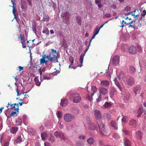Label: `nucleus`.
<instances>
[{
  "label": "nucleus",
  "instance_id": "1",
  "mask_svg": "<svg viewBox=\"0 0 146 146\" xmlns=\"http://www.w3.org/2000/svg\"><path fill=\"white\" fill-rule=\"evenodd\" d=\"M94 113L95 118L97 121L96 123L98 126L100 132L104 135V133H105L106 129L105 125L101 121L102 118V113L100 111L97 110H94Z\"/></svg>",
  "mask_w": 146,
  "mask_h": 146
},
{
  "label": "nucleus",
  "instance_id": "2",
  "mask_svg": "<svg viewBox=\"0 0 146 146\" xmlns=\"http://www.w3.org/2000/svg\"><path fill=\"white\" fill-rule=\"evenodd\" d=\"M70 100L74 103H78L81 100V97L80 95L77 93H74L70 94L69 96Z\"/></svg>",
  "mask_w": 146,
  "mask_h": 146
},
{
  "label": "nucleus",
  "instance_id": "3",
  "mask_svg": "<svg viewBox=\"0 0 146 146\" xmlns=\"http://www.w3.org/2000/svg\"><path fill=\"white\" fill-rule=\"evenodd\" d=\"M56 55H54L48 59L46 60L47 62H44V64L46 65L47 67H51V65L52 64L53 61H54L55 62H58V59L56 56Z\"/></svg>",
  "mask_w": 146,
  "mask_h": 146
},
{
  "label": "nucleus",
  "instance_id": "4",
  "mask_svg": "<svg viewBox=\"0 0 146 146\" xmlns=\"http://www.w3.org/2000/svg\"><path fill=\"white\" fill-rule=\"evenodd\" d=\"M64 120L66 122H69L72 121L75 119L74 116L70 113H67L64 115Z\"/></svg>",
  "mask_w": 146,
  "mask_h": 146
},
{
  "label": "nucleus",
  "instance_id": "5",
  "mask_svg": "<svg viewBox=\"0 0 146 146\" xmlns=\"http://www.w3.org/2000/svg\"><path fill=\"white\" fill-rule=\"evenodd\" d=\"M53 55L52 54H50L49 55L47 54V55L46 54L43 55H42V58H41L40 60V64H44V62H47V60H45L46 58L48 59L50 57L53 56Z\"/></svg>",
  "mask_w": 146,
  "mask_h": 146
},
{
  "label": "nucleus",
  "instance_id": "6",
  "mask_svg": "<svg viewBox=\"0 0 146 146\" xmlns=\"http://www.w3.org/2000/svg\"><path fill=\"white\" fill-rule=\"evenodd\" d=\"M113 64V66H116L119 64V56H113L112 59Z\"/></svg>",
  "mask_w": 146,
  "mask_h": 146
},
{
  "label": "nucleus",
  "instance_id": "7",
  "mask_svg": "<svg viewBox=\"0 0 146 146\" xmlns=\"http://www.w3.org/2000/svg\"><path fill=\"white\" fill-rule=\"evenodd\" d=\"M129 53L131 54H134L136 53L137 49L135 46H131L128 49Z\"/></svg>",
  "mask_w": 146,
  "mask_h": 146
},
{
  "label": "nucleus",
  "instance_id": "8",
  "mask_svg": "<svg viewBox=\"0 0 146 146\" xmlns=\"http://www.w3.org/2000/svg\"><path fill=\"white\" fill-rule=\"evenodd\" d=\"M88 127L90 130L93 131L98 129L97 127L94 123H90L89 124Z\"/></svg>",
  "mask_w": 146,
  "mask_h": 146
},
{
  "label": "nucleus",
  "instance_id": "9",
  "mask_svg": "<svg viewBox=\"0 0 146 146\" xmlns=\"http://www.w3.org/2000/svg\"><path fill=\"white\" fill-rule=\"evenodd\" d=\"M141 88L139 85H137L134 88L133 92L135 94V95L139 94L140 92Z\"/></svg>",
  "mask_w": 146,
  "mask_h": 146
},
{
  "label": "nucleus",
  "instance_id": "10",
  "mask_svg": "<svg viewBox=\"0 0 146 146\" xmlns=\"http://www.w3.org/2000/svg\"><path fill=\"white\" fill-rule=\"evenodd\" d=\"M127 83L129 86H132L134 83V80L133 78L130 77L126 80Z\"/></svg>",
  "mask_w": 146,
  "mask_h": 146
},
{
  "label": "nucleus",
  "instance_id": "11",
  "mask_svg": "<svg viewBox=\"0 0 146 146\" xmlns=\"http://www.w3.org/2000/svg\"><path fill=\"white\" fill-rule=\"evenodd\" d=\"M113 81H114L115 85L120 90L121 92H122L123 90L122 87L121 85L119 83V82L117 81V78H115Z\"/></svg>",
  "mask_w": 146,
  "mask_h": 146
},
{
  "label": "nucleus",
  "instance_id": "12",
  "mask_svg": "<svg viewBox=\"0 0 146 146\" xmlns=\"http://www.w3.org/2000/svg\"><path fill=\"white\" fill-rule=\"evenodd\" d=\"M129 124L130 126L135 127L136 125V120L133 119H131L129 121Z\"/></svg>",
  "mask_w": 146,
  "mask_h": 146
},
{
  "label": "nucleus",
  "instance_id": "13",
  "mask_svg": "<svg viewBox=\"0 0 146 146\" xmlns=\"http://www.w3.org/2000/svg\"><path fill=\"white\" fill-rule=\"evenodd\" d=\"M100 94L101 93L103 95H105L108 92V90L106 88H99Z\"/></svg>",
  "mask_w": 146,
  "mask_h": 146
},
{
  "label": "nucleus",
  "instance_id": "14",
  "mask_svg": "<svg viewBox=\"0 0 146 146\" xmlns=\"http://www.w3.org/2000/svg\"><path fill=\"white\" fill-rule=\"evenodd\" d=\"M68 103V100L66 99L62 100L60 105L63 107L66 106Z\"/></svg>",
  "mask_w": 146,
  "mask_h": 146
},
{
  "label": "nucleus",
  "instance_id": "15",
  "mask_svg": "<svg viewBox=\"0 0 146 146\" xmlns=\"http://www.w3.org/2000/svg\"><path fill=\"white\" fill-rule=\"evenodd\" d=\"M136 137L138 139L141 140L142 139L141 132L139 130L138 131L136 132L135 134Z\"/></svg>",
  "mask_w": 146,
  "mask_h": 146
},
{
  "label": "nucleus",
  "instance_id": "16",
  "mask_svg": "<svg viewBox=\"0 0 146 146\" xmlns=\"http://www.w3.org/2000/svg\"><path fill=\"white\" fill-rule=\"evenodd\" d=\"M112 103L111 102H106L103 105V107L105 108H108L111 107Z\"/></svg>",
  "mask_w": 146,
  "mask_h": 146
},
{
  "label": "nucleus",
  "instance_id": "17",
  "mask_svg": "<svg viewBox=\"0 0 146 146\" xmlns=\"http://www.w3.org/2000/svg\"><path fill=\"white\" fill-rule=\"evenodd\" d=\"M101 84L105 87H108L110 84L109 82L107 80H103L101 82Z\"/></svg>",
  "mask_w": 146,
  "mask_h": 146
},
{
  "label": "nucleus",
  "instance_id": "18",
  "mask_svg": "<svg viewBox=\"0 0 146 146\" xmlns=\"http://www.w3.org/2000/svg\"><path fill=\"white\" fill-rule=\"evenodd\" d=\"M136 19L135 20H133V21H131V22H128V24L130 25L129 26V27H131L135 29V25H134V23L136 22Z\"/></svg>",
  "mask_w": 146,
  "mask_h": 146
},
{
  "label": "nucleus",
  "instance_id": "19",
  "mask_svg": "<svg viewBox=\"0 0 146 146\" xmlns=\"http://www.w3.org/2000/svg\"><path fill=\"white\" fill-rule=\"evenodd\" d=\"M91 90L93 91V92L91 94V97L92 99H93L92 96L97 91V88L96 86H93L91 87Z\"/></svg>",
  "mask_w": 146,
  "mask_h": 146
},
{
  "label": "nucleus",
  "instance_id": "20",
  "mask_svg": "<svg viewBox=\"0 0 146 146\" xmlns=\"http://www.w3.org/2000/svg\"><path fill=\"white\" fill-rule=\"evenodd\" d=\"M104 117L108 120H110L111 119V115L109 113H104Z\"/></svg>",
  "mask_w": 146,
  "mask_h": 146
},
{
  "label": "nucleus",
  "instance_id": "21",
  "mask_svg": "<svg viewBox=\"0 0 146 146\" xmlns=\"http://www.w3.org/2000/svg\"><path fill=\"white\" fill-rule=\"evenodd\" d=\"M111 125L114 128L117 130L118 129L117 124L116 121H112L110 123Z\"/></svg>",
  "mask_w": 146,
  "mask_h": 146
},
{
  "label": "nucleus",
  "instance_id": "22",
  "mask_svg": "<svg viewBox=\"0 0 146 146\" xmlns=\"http://www.w3.org/2000/svg\"><path fill=\"white\" fill-rule=\"evenodd\" d=\"M89 46H88V48L86 50L85 52V53H84V54H81V55L80 56V63H81L82 64L83 63L84 56L86 52L87 51L88 49H89Z\"/></svg>",
  "mask_w": 146,
  "mask_h": 146
},
{
  "label": "nucleus",
  "instance_id": "23",
  "mask_svg": "<svg viewBox=\"0 0 146 146\" xmlns=\"http://www.w3.org/2000/svg\"><path fill=\"white\" fill-rule=\"evenodd\" d=\"M129 71L131 74H134L136 71L135 68L133 66H129Z\"/></svg>",
  "mask_w": 146,
  "mask_h": 146
},
{
  "label": "nucleus",
  "instance_id": "24",
  "mask_svg": "<svg viewBox=\"0 0 146 146\" xmlns=\"http://www.w3.org/2000/svg\"><path fill=\"white\" fill-rule=\"evenodd\" d=\"M50 19V17L47 14H45L43 15V21L47 22Z\"/></svg>",
  "mask_w": 146,
  "mask_h": 146
},
{
  "label": "nucleus",
  "instance_id": "25",
  "mask_svg": "<svg viewBox=\"0 0 146 146\" xmlns=\"http://www.w3.org/2000/svg\"><path fill=\"white\" fill-rule=\"evenodd\" d=\"M19 108H16L10 114V117H12L14 116V115L17 113V112H19Z\"/></svg>",
  "mask_w": 146,
  "mask_h": 146
},
{
  "label": "nucleus",
  "instance_id": "26",
  "mask_svg": "<svg viewBox=\"0 0 146 146\" xmlns=\"http://www.w3.org/2000/svg\"><path fill=\"white\" fill-rule=\"evenodd\" d=\"M131 8L127 6L125 9L124 10L125 11H126L127 12V13L125 15L126 16L130 15L131 13H129V12L131 10Z\"/></svg>",
  "mask_w": 146,
  "mask_h": 146
},
{
  "label": "nucleus",
  "instance_id": "27",
  "mask_svg": "<svg viewBox=\"0 0 146 146\" xmlns=\"http://www.w3.org/2000/svg\"><path fill=\"white\" fill-rule=\"evenodd\" d=\"M87 141L90 145H91L93 144L94 140L93 138H90L87 140Z\"/></svg>",
  "mask_w": 146,
  "mask_h": 146
},
{
  "label": "nucleus",
  "instance_id": "28",
  "mask_svg": "<svg viewBox=\"0 0 146 146\" xmlns=\"http://www.w3.org/2000/svg\"><path fill=\"white\" fill-rule=\"evenodd\" d=\"M18 128L17 127H12L10 129V131L11 133H15L18 131Z\"/></svg>",
  "mask_w": 146,
  "mask_h": 146
},
{
  "label": "nucleus",
  "instance_id": "29",
  "mask_svg": "<svg viewBox=\"0 0 146 146\" xmlns=\"http://www.w3.org/2000/svg\"><path fill=\"white\" fill-rule=\"evenodd\" d=\"M22 139L21 135L18 136L17 139L15 141L14 143L16 144L17 143H20L21 142Z\"/></svg>",
  "mask_w": 146,
  "mask_h": 146
},
{
  "label": "nucleus",
  "instance_id": "30",
  "mask_svg": "<svg viewBox=\"0 0 146 146\" xmlns=\"http://www.w3.org/2000/svg\"><path fill=\"white\" fill-rule=\"evenodd\" d=\"M124 145L125 146H131L130 141L127 138L124 140Z\"/></svg>",
  "mask_w": 146,
  "mask_h": 146
},
{
  "label": "nucleus",
  "instance_id": "31",
  "mask_svg": "<svg viewBox=\"0 0 146 146\" xmlns=\"http://www.w3.org/2000/svg\"><path fill=\"white\" fill-rule=\"evenodd\" d=\"M16 124L17 125H21L22 123V120L20 117H19L16 120Z\"/></svg>",
  "mask_w": 146,
  "mask_h": 146
},
{
  "label": "nucleus",
  "instance_id": "32",
  "mask_svg": "<svg viewBox=\"0 0 146 146\" xmlns=\"http://www.w3.org/2000/svg\"><path fill=\"white\" fill-rule=\"evenodd\" d=\"M13 5V6H11V7H13V13L14 16V18L16 19L17 18V16L15 14V13L16 11V9L15 8V7L14 5Z\"/></svg>",
  "mask_w": 146,
  "mask_h": 146
},
{
  "label": "nucleus",
  "instance_id": "33",
  "mask_svg": "<svg viewBox=\"0 0 146 146\" xmlns=\"http://www.w3.org/2000/svg\"><path fill=\"white\" fill-rule=\"evenodd\" d=\"M34 81L36 83V84L37 86H39L40 85V83L39 82L38 78V77H36L35 78Z\"/></svg>",
  "mask_w": 146,
  "mask_h": 146
},
{
  "label": "nucleus",
  "instance_id": "34",
  "mask_svg": "<svg viewBox=\"0 0 146 146\" xmlns=\"http://www.w3.org/2000/svg\"><path fill=\"white\" fill-rule=\"evenodd\" d=\"M143 111L142 109L140 108H139L137 111V113L138 114L137 117H139L143 113Z\"/></svg>",
  "mask_w": 146,
  "mask_h": 146
},
{
  "label": "nucleus",
  "instance_id": "35",
  "mask_svg": "<svg viewBox=\"0 0 146 146\" xmlns=\"http://www.w3.org/2000/svg\"><path fill=\"white\" fill-rule=\"evenodd\" d=\"M128 21H126L125 22L124 20H122L121 21V25H119L118 26L120 27H125V25H127L126 24H128Z\"/></svg>",
  "mask_w": 146,
  "mask_h": 146
},
{
  "label": "nucleus",
  "instance_id": "36",
  "mask_svg": "<svg viewBox=\"0 0 146 146\" xmlns=\"http://www.w3.org/2000/svg\"><path fill=\"white\" fill-rule=\"evenodd\" d=\"M47 136V133L45 132H44L41 134V137L42 140H44Z\"/></svg>",
  "mask_w": 146,
  "mask_h": 146
},
{
  "label": "nucleus",
  "instance_id": "37",
  "mask_svg": "<svg viewBox=\"0 0 146 146\" xmlns=\"http://www.w3.org/2000/svg\"><path fill=\"white\" fill-rule=\"evenodd\" d=\"M122 131L123 133L126 135H129L130 134V132L127 130L125 129H123Z\"/></svg>",
  "mask_w": 146,
  "mask_h": 146
},
{
  "label": "nucleus",
  "instance_id": "38",
  "mask_svg": "<svg viewBox=\"0 0 146 146\" xmlns=\"http://www.w3.org/2000/svg\"><path fill=\"white\" fill-rule=\"evenodd\" d=\"M76 20L78 21V25H81L82 21L81 17L80 16H77L76 17Z\"/></svg>",
  "mask_w": 146,
  "mask_h": 146
},
{
  "label": "nucleus",
  "instance_id": "39",
  "mask_svg": "<svg viewBox=\"0 0 146 146\" xmlns=\"http://www.w3.org/2000/svg\"><path fill=\"white\" fill-rule=\"evenodd\" d=\"M72 112L74 114H77L79 113V110L76 108H73L72 109Z\"/></svg>",
  "mask_w": 146,
  "mask_h": 146
},
{
  "label": "nucleus",
  "instance_id": "40",
  "mask_svg": "<svg viewBox=\"0 0 146 146\" xmlns=\"http://www.w3.org/2000/svg\"><path fill=\"white\" fill-rule=\"evenodd\" d=\"M84 143L83 141H78L76 143V146H84Z\"/></svg>",
  "mask_w": 146,
  "mask_h": 146
},
{
  "label": "nucleus",
  "instance_id": "41",
  "mask_svg": "<svg viewBox=\"0 0 146 146\" xmlns=\"http://www.w3.org/2000/svg\"><path fill=\"white\" fill-rule=\"evenodd\" d=\"M56 115L59 119H60L62 116V112L60 111H58L56 113Z\"/></svg>",
  "mask_w": 146,
  "mask_h": 146
},
{
  "label": "nucleus",
  "instance_id": "42",
  "mask_svg": "<svg viewBox=\"0 0 146 146\" xmlns=\"http://www.w3.org/2000/svg\"><path fill=\"white\" fill-rule=\"evenodd\" d=\"M61 133L58 131H56L54 132V134L56 137L59 138Z\"/></svg>",
  "mask_w": 146,
  "mask_h": 146
},
{
  "label": "nucleus",
  "instance_id": "43",
  "mask_svg": "<svg viewBox=\"0 0 146 146\" xmlns=\"http://www.w3.org/2000/svg\"><path fill=\"white\" fill-rule=\"evenodd\" d=\"M51 51L52 53V54L53 55H56V56L58 58V53H57L56 52V50H55L52 49H51Z\"/></svg>",
  "mask_w": 146,
  "mask_h": 146
},
{
  "label": "nucleus",
  "instance_id": "44",
  "mask_svg": "<svg viewBox=\"0 0 146 146\" xmlns=\"http://www.w3.org/2000/svg\"><path fill=\"white\" fill-rule=\"evenodd\" d=\"M60 139H62L64 140H66V138L64 136L63 133H62L60 134L59 137Z\"/></svg>",
  "mask_w": 146,
  "mask_h": 146
},
{
  "label": "nucleus",
  "instance_id": "45",
  "mask_svg": "<svg viewBox=\"0 0 146 146\" xmlns=\"http://www.w3.org/2000/svg\"><path fill=\"white\" fill-rule=\"evenodd\" d=\"M18 38H20L21 40L22 41H24L25 42V38L22 36L21 34H19L18 36Z\"/></svg>",
  "mask_w": 146,
  "mask_h": 146
},
{
  "label": "nucleus",
  "instance_id": "46",
  "mask_svg": "<svg viewBox=\"0 0 146 146\" xmlns=\"http://www.w3.org/2000/svg\"><path fill=\"white\" fill-rule=\"evenodd\" d=\"M122 116H123L122 119L121 121L123 122H124V123H126L127 122V121L126 119L127 118V117L126 116H124L123 115H122Z\"/></svg>",
  "mask_w": 146,
  "mask_h": 146
},
{
  "label": "nucleus",
  "instance_id": "47",
  "mask_svg": "<svg viewBox=\"0 0 146 146\" xmlns=\"http://www.w3.org/2000/svg\"><path fill=\"white\" fill-rule=\"evenodd\" d=\"M100 30V29L98 28H96L94 31L93 34L95 35H96L99 33Z\"/></svg>",
  "mask_w": 146,
  "mask_h": 146
},
{
  "label": "nucleus",
  "instance_id": "48",
  "mask_svg": "<svg viewBox=\"0 0 146 146\" xmlns=\"http://www.w3.org/2000/svg\"><path fill=\"white\" fill-rule=\"evenodd\" d=\"M42 33L44 34H45L47 35H48L49 34V31L48 29H46L45 30L42 31Z\"/></svg>",
  "mask_w": 146,
  "mask_h": 146
},
{
  "label": "nucleus",
  "instance_id": "49",
  "mask_svg": "<svg viewBox=\"0 0 146 146\" xmlns=\"http://www.w3.org/2000/svg\"><path fill=\"white\" fill-rule=\"evenodd\" d=\"M74 59L73 58L72 56H70L69 57V61H70V62L71 63V65L73 64L74 62Z\"/></svg>",
  "mask_w": 146,
  "mask_h": 146
},
{
  "label": "nucleus",
  "instance_id": "50",
  "mask_svg": "<svg viewBox=\"0 0 146 146\" xmlns=\"http://www.w3.org/2000/svg\"><path fill=\"white\" fill-rule=\"evenodd\" d=\"M70 15L69 12H66L64 13V16L67 17L68 19H69Z\"/></svg>",
  "mask_w": 146,
  "mask_h": 146
},
{
  "label": "nucleus",
  "instance_id": "51",
  "mask_svg": "<svg viewBox=\"0 0 146 146\" xmlns=\"http://www.w3.org/2000/svg\"><path fill=\"white\" fill-rule=\"evenodd\" d=\"M86 136L84 135H80L79 136V139L80 140H84Z\"/></svg>",
  "mask_w": 146,
  "mask_h": 146
},
{
  "label": "nucleus",
  "instance_id": "52",
  "mask_svg": "<svg viewBox=\"0 0 146 146\" xmlns=\"http://www.w3.org/2000/svg\"><path fill=\"white\" fill-rule=\"evenodd\" d=\"M121 17L122 18H124L125 20L126 21H127V20L128 19L129 20V21H132V19L131 18H129L127 16V17H124V16H121Z\"/></svg>",
  "mask_w": 146,
  "mask_h": 146
},
{
  "label": "nucleus",
  "instance_id": "53",
  "mask_svg": "<svg viewBox=\"0 0 146 146\" xmlns=\"http://www.w3.org/2000/svg\"><path fill=\"white\" fill-rule=\"evenodd\" d=\"M43 78L44 79H47V80H48L50 79V78L48 76L45 74L43 75Z\"/></svg>",
  "mask_w": 146,
  "mask_h": 146
},
{
  "label": "nucleus",
  "instance_id": "54",
  "mask_svg": "<svg viewBox=\"0 0 146 146\" xmlns=\"http://www.w3.org/2000/svg\"><path fill=\"white\" fill-rule=\"evenodd\" d=\"M101 98H102V96H101V94H100V95L99 96L98 98L96 100V101L97 102H100L101 100Z\"/></svg>",
  "mask_w": 146,
  "mask_h": 146
},
{
  "label": "nucleus",
  "instance_id": "55",
  "mask_svg": "<svg viewBox=\"0 0 146 146\" xmlns=\"http://www.w3.org/2000/svg\"><path fill=\"white\" fill-rule=\"evenodd\" d=\"M86 98L89 101H91L92 100V98H91L90 97L89 94H87L86 96ZM93 99H92V100Z\"/></svg>",
  "mask_w": 146,
  "mask_h": 146
},
{
  "label": "nucleus",
  "instance_id": "56",
  "mask_svg": "<svg viewBox=\"0 0 146 146\" xmlns=\"http://www.w3.org/2000/svg\"><path fill=\"white\" fill-rule=\"evenodd\" d=\"M21 7L22 9H26L27 8L26 5L24 4H21Z\"/></svg>",
  "mask_w": 146,
  "mask_h": 146
},
{
  "label": "nucleus",
  "instance_id": "57",
  "mask_svg": "<svg viewBox=\"0 0 146 146\" xmlns=\"http://www.w3.org/2000/svg\"><path fill=\"white\" fill-rule=\"evenodd\" d=\"M25 42L24 41H22L21 42V43L22 44V47L23 48H26V46L25 44L24 43Z\"/></svg>",
  "mask_w": 146,
  "mask_h": 146
},
{
  "label": "nucleus",
  "instance_id": "58",
  "mask_svg": "<svg viewBox=\"0 0 146 146\" xmlns=\"http://www.w3.org/2000/svg\"><path fill=\"white\" fill-rule=\"evenodd\" d=\"M111 16V15L110 13L104 15L105 17H107V18L110 17Z\"/></svg>",
  "mask_w": 146,
  "mask_h": 146
},
{
  "label": "nucleus",
  "instance_id": "59",
  "mask_svg": "<svg viewBox=\"0 0 146 146\" xmlns=\"http://www.w3.org/2000/svg\"><path fill=\"white\" fill-rule=\"evenodd\" d=\"M23 123H24L25 124V122L26 119H27V117L25 115L23 116Z\"/></svg>",
  "mask_w": 146,
  "mask_h": 146
},
{
  "label": "nucleus",
  "instance_id": "60",
  "mask_svg": "<svg viewBox=\"0 0 146 146\" xmlns=\"http://www.w3.org/2000/svg\"><path fill=\"white\" fill-rule=\"evenodd\" d=\"M16 91L17 92V96H20V95H21V93H19V90H18V88H17L16 89Z\"/></svg>",
  "mask_w": 146,
  "mask_h": 146
},
{
  "label": "nucleus",
  "instance_id": "61",
  "mask_svg": "<svg viewBox=\"0 0 146 146\" xmlns=\"http://www.w3.org/2000/svg\"><path fill=\"white\" fill-rule=\"evenodd\" d=\"M49 140L50 141L53 142L54 141V139L53 137H52L51 138H50L49 139Z\"/></svg>",
  "mask_w": 146,
  "mask_h": 146
},
{
  "label": "nucleus",
  "instance_id": "62",
  "mask_svg": "<svg viewBox=\"0 0 146 146\" xmlns=\"http://www.w3.org/2000/svg\"><path fill=\"white\" fill-rule=\"evenodd\" d=\"M146 14V11L144 10L143 11V13L141 14V15L144 17Z\"/></svg>",
  "mask_w": 146,
  "mask_h": 146
},
{
  "label": "nucleus",
  "instance_id": "63",
  "mask_svg": "<svg viewBox=\"0 0 146 146\" xmlns=\"http://www.w3.org/2000/svg\"><path fill=\"white\" fill-rule=\"evenodd\" d=\"M60 72V71L58 70H56V71L55 72V73H53V74L55 75H57Z\"/></svg>",
  "mask_w": 146,
  "mask_h": 146
},
{
  "label": "nucleus",
  "instance_id": "64",
  "mask_svg": "<svg viewBox=\"0 0 146 146\" xmlns=\"http://www.w3.org/2000/svg\"><path fill=\"white\" fill-rule=\"evenodd\" d=\"M45 146H51L50 144L48 143L45 142L44 143Z\"/></svg>",
  "mask_w": 146,
  "mask_h": 146
}]
</instances>
